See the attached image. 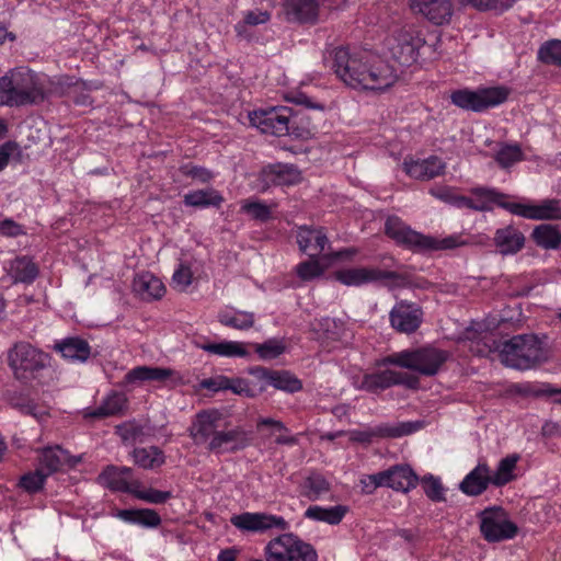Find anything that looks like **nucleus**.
<instances>
[{"mask_svg": "<svg viewBox=\"0 0 561 561\" xmlns=\"http://www.w3.org/2000/svg\"><path fill=\"white\" fill-rule=\"evenodd\" d=\"M474 198L467 197L466 208L485 211L497 205L513 215L531 220L561 219V203L558 199H543L538 204L511 202L510 196L495 188L478 186L471 188Z\"/></svg>", "mask_w": 561, "mask_h": 561, "instance_id": "obj_1", "label": "nucleus"}, {"mask_svg": "<svg viewBox=\"0 0 561 561\" xmlns=\"http://www.w3.org/2000/svg\"><path fill=\"white\" fill-rule=\"evenodd\" d=\"M49 93L50 80L26 67L11 69L0 78V106L39 104Z\"/></svg>", "mask_w": 561, "mask_h": 561, "instance_id": "obj_2", "label": "nucleus"}, {"mask_svg": "<svg viewBox=\"0 0 561 561\" xmlns=\"http://www.w3.org/2000/svg\"><path fill=\"white\" fill-rule=\"evenodd\" d=\"M381 56L366 49L351 50L339 47L334 50L333 69L347 87L366 91L371 69Z\"/></svg>", "mask_w": 561, "mask_h": 561, "instance_id": "obj_3", "label": "nucleus"}, {"mask_svg": "<svg viewBox=\"0 0 561 561\" xmlns=\"http://www.w3.org/2000/svg\"><path fill=\"white\" fill-rule=\"evenodd\" d=\"M499 356L503 365L518 370L535 368L549 358L542 342L533 334L516 335L504 342Z\"/></svg>", "mask_w": 561, "mask_h": 561, "instance_id": "obj_4", "label": "nucleus"}, {"mask_svg": "<svg viewBox=\"0 0 561 561\" xmlns=\"http://www.w3.org/2000/svg\"><path fill=\"white\" fill-rule=\"evenodd\" d=\"M385 232L398 244L415 252L450 250L465 244L460 236L457 234L448 236L443 239L422 234L412 230L397 216L388 217L385 225Z\"/></svg>", "mask_w": 561, "mask_h": 561, "instance_id": "obj_5", "label": "nucleus"}, {"mask_svg": "<svg viewBox=\"0 0 561 561\" xmlns=\"http://www.w3.org/2000/svg\"><path fill=\"white\" fill-rule=\"evenodd\" d=\"M448 357L449 353L447 351L427 345L392 353L381 358L378 362V366L393 365L414 370L424 376H434L439 371Z\"/></svg>", "mask_w": 561, "mask_h": 561, "instance_id": "obj_6", "label": "nucleus"}, {"mask_svg": "<svg viewBox=\"0 0 561 561\" xmlns=\"http://www.w3.org/2000/svg\"><path fill=\"white\" fill-rule=\"evenodd\" d=\"M8 365L15 379L30 382L50 363V356L28 342H18L8 351Z\"/></svg>", "mask_w": 561, "mask_h": 561, "instance_id": "obj_7", "label": "nucleus"}, {"mask_svg": "<svg viewBox=\"0 0 561 561\" xmlns=\"http://www.w3.org/2000/svg\"><path fill=\"white\" fill-rule=\"evenodd\" d=\"M264 558L252 561H318L317 550L293 533L270 540L264 547Z\"/></svg>", "mask_w": 561, "mask_h": 561, "instance_id": "obj_8", "label": "nucleus"}, {"mask_svg": "<svg viewBox=\"0 0 561 561\" xmlns=\"http://www.w3.org/2000/svg\"><path fill=\"white\" fill-rule=\"evenodd\" d=\"M510 94L505 87L458 89L450 93V102L465 111L483 112L504 103Z\"/></svg>", "mask_w": 561, "mask_h": 561, "instance_id": "obj_9", "label": "nucleus"}, {"mask_svg": "<svg viewBox=\"0 0 561 561\" xmlns=\"http://www.w3.org/2000/svg\"><path fill=\"white\" fill-rule=\"evenodd\" d=\"M419 481L417 474L410 466L396 465L387 470L368 474L360 482L366 493H373L377 488L381 486L408 493L417 485Z\"/></svg>", "mask_w": 561, "mask_h": 561, "instance_id": "obj_10", "label": "nucleus"}, {"mask_svg": "<svg viewBox=\"0 0 561 561\" xmlns=\"http://www.w3.org/2000/svg\"><path fill=\"white\" fill-rule=\"evenodd\" d=\"M424 46L425 38L423 33L414 26L400 28L388 44L392 58L402 66H411L416 62L420 49Z\"/></svg>", "mask_w": 561, "mask_h": 561, "instance_id": "obj_11", "label": "nucleus"}, {"mask_svg": "<svg viewBox=\"0 0 561 561\" xmlns=\"http://www.w3.org/2000/svg\"><path fill=\"white\" fill-rule=\"evenodd\" d=\"M480 531L486 541L499 542L514 538L517 526L502 507H491L480 514Z\"/></svg>", "mask_w": 561, "mask_h": 561, "instance_id": "obj_12", "label": "nucleus"}, {"mask_svg": "<svg viewBox=\"0 0 561 561\" xmlns=\"http://www.w3.org/2000/svg\"><path fill=\"white\" fill-rule=\"evenodd\" d=\"M293 111L287 106H274L261 108L249 114L252 126L260 129L263 134L282 137L289 133Z\"/></svg>", "mask_w": 561, "mask_h": 561, "instance_id": "obj_13", "label": "nucleus"}, {"mask_svg": "<svg viewBox=\"0 0 561 561\" xmlns=\"http://www.w3.org/2000/svg\"><path fill=\"white\" fill-rule=\"evenodd\" d=\"M417 379L408 374L392 369L377 370L365 374L360 379L358 388L368 392L377 393L396 385H405L410 388L415 387Z\"/></svg>", "mask_w": 561, "mask_h": 561, "instance_id": "obj_14", "label": "nucleus"}, {"mask_svg": "<svg viewBox=\"0 0 561 561\" xmlns=\"http://www.w3.org/2000/svg\"><path fill=\"white\" fill-rule=\"evenodd\" d=\"M409 7L414 14L437 26L449 24L454 15L451 0H409Z\"/></svg>", "mask_w": 561, "mask_h": 561, "instance_id": "obj_15", "label": "nucleus"}, {"mask_svg": "<svg viewBox=\"0 0 561 561\" xmlns=\"http://www.w3.org/2000/svg\"><path fill=\"white\" fill-rule=\"evenodd\" d=\"M231 524L244 531L262 533L272 528L286 530L288 528V522L277 515L267 513H242L233 515L230 519Z\"/></svg>", "mask_w": 561, "mask_h": 561, "instance_id": "obj_16", "label": "nucleus"}, {"mask_svg": "<svg viewBox=\"0 0 561 561\" xmlns=\"http://www.w3.org/2000/svg\"><path fill=\"white\" fill-rule=\"evenodd\" d=\"M333 276L341 284L354 287L397 278V274L394 272L366 266L342 268L336 271Z\"/></svg>", "mask_w": 561, "mask_h": 561, "instance_id": "obj_17", "label": "nucleus"}, {"mask_svg": "<svg viewBox=\"0 0 561 561\" xmlns=\"http://www.w3.org/2000/svg\"><path fill=\"white\" fill-rule=\"evenodd\" d=\"M389 317L392 328L407 334L415 332L423 321L422 310L412 304H397Z\"/></svg>", "mask_w": 561, "mask_h": 561, "instance_id": "obj_18", "label": "nucleus"}, {"mask_svg": "<svg viewBox=\"0 0 561 561\" xmlns=\"http://www.w3.org/2000/svg\"><path fill=\"white\" fill-rule=\"evenodd\" d=\"M323 2L324 0H283V11L289 22L314 24Z\"/></svg>", "mask_w": 561, "mask_h": 561, "instance_id": "obj_19", "label": "nucleus"}, {"mask_svg": "<svg viewBox=\"0 0 561 561\" xmlns=\"http://www.w3.org/2000/svg\"><path fill=\"white\" fill-rule=\"evenodd\" d=\"M297 243L300 251L308 254L311 259L319 257L330 247V241L323 228L307 226L298 228Z\"/></svg>", "mask_w": 561, "mask_h": 561, "instance_id": "obj_20", "label": "nucleus"}, {"mask_svg": "<svg viewBox=\"0 0 561 561\" xmlns=\"http://www.w3.org/2000/svg\"><path fill=\"white\" fill-rule=\"evenodd\" d=\"M402 167L410 178L420 181H428L443 174L446 164L440 158L431 156L422 160L405 159Z\"/></svg>", "mask_w": 561, "mask_h": 561, "instance_id": "obj_21", "label": "nucleus"}, {"mask_svg": "<svg viewBox=\"0 0 561 561\" xmlns=\"http://www.w3.org/2000/svg\"><path fill=\"white\" fill-rule=\"evenodd\" d=\"M416 427L412 423H398L396 425L380 424L362 431H354L352 438L359 443L369 444L375 438H396L413 433Z\"/></svg>", "mask_w": 561, "mask_h": 561, "instance_id": "obj_22", "label": "nucleus"}, {"mask_svg": "<svg viewBox=\"0 0 561 561\" xmlns=\"http://www.w3.org/2000/svg\"><path fill=\"white\" fill-rule=\"evenodd\" d=\"M131 468L107 466L99 476L100 482L113 491L133 494L138 480L131 479Z\"/></svg>", "mask_w": 561, "mask_h": 561, "instance_id": "obj_23", "label": "nucleus"}, {"mask_svg": "<svg viewBox=\"0 0 561 561\" xmlns=\"http://www.w3.org/2000/svg\"><path fill=\"white\" fill-rule=\"evenodd\" d=\"M368 77L369 81L366 91L381 93L397 83L400 73L385 58L380 57L375 68L371 69V75Z\"/></svg>", "mask_w": 561, "mask_h": 561, "instance_id": "obj_24", "label": "nucleus"}, {"mask_svg": "<svg viewBox=\"0 0 561 561\" xmlns=\"http://www.w3.org/2000/svg\"><path fill=\"white\" fill-rule=\"evenodd\" d=\"M133 291L141 300L152 301L161 299L165 294L162 280L150 272H141L134 277Z\"/></svg>", "mask_w": 561, "mask_h": 561, "instance_id": "obj_25", "label": "nucleus"}, {"mask_svg": "<svg viewBox=\"0 0 561 561\" xmlns=\"http://www.w3.org/2000/svg\"><path fill=\"white\" fill-rule=\"evenodd\" d=\"M219 421L220 414L215 410L198 413L190 428L192 438L197 444L209 443L218 431Z\"/></svg>", "mask_w": 561, "mask_h": 561, "instance_id": "obj_26", "label": "nucleus"}, {"mask_svg": "<svg viewBox=\"0 0 561 561\" xmlns=\"http://www.w3.org/2000/svg\"><path fill=\"white\" fill-rule=\"evenodd\" d=\"M492 484L491 469L485 462H479L461 481L460 490L469 495L482 494Z\"/></svg>", "mask_w": 561, "mask_h": 561, "instance_id": "obj_27", "label": "nucleus"}, {"mask_svg": "<svg viewBox=\"0 0 561 561\" xmlns=\"http://www.w3.org/2000/svg\"><path fill=\"white\" fill-rule=\"evenodd\" d=\"M493 241L502 255H513L524 248L525 237L517 228L506 226L495 231Z\"/></svg>", "mask_w": 561, "mask_h": 561, "instance_id": "obj_28", "label": "nucleus"}, {"mask_svg": "<svg viewBox=\"0 0 561 561\" xmlns=\"http://www.w3.org/2000/svg\"><path fill=\"white\" fill-rule=\"evenodd\" d=\"M80 461L79 458L71 457L66 450L59 446L47 447L42 450L39 457V469L50 476L60 470L65 465L76 466Z\"/></svg>", "mask_w": 561, "mask_h": 561, "instance_id": "obj_29", "label": "nucleus"}, {"mask_svg": "<svg viewBox=\"0 0 561 561\" xmlns=\"http://www.w3.org/2000/svg\"><path fill=\"white\" fill-rule=\"evenodd\" d=\"M127 404V398L122 392L108 393L96 409L85 410L84 417L102 419L122 413Z\"/></svg>", "mask_w": 561, "mask_h": 561, "instance_id": "obj_30", "label": "nucleus"}, {"mask_svg": "<svg viewBox=\"0 0 561 561\" xmlns=\"http://www.w3.org/2000/svg\"><path fill=\"white\" fill-rule=\"evenodd\" d=\"M173 375V370L163 367L138 366L130 369L124 378L126 385H139L146 381H164Z\"/></svg>", "mask_w": 561, "mask_h": 561, "instance_id": "obj_31", "label": "nucleus"}, {"mask_svg": "<svg viewBox=\"0 0 561 561\" xmlns=\"http://www.w3.org/2000/svg\"><path fill=\"white\" fill-rule=\"evenodd\" d=\"M260 377L263 380L261 386L265 388L272 386L275 389L290 393L297 392L302 388L301 381L287 371H270L262 369L260 370Z\"/></svg>", "mask_w": 561, "mask_h": 561, "instance_id": "obj_32", "label": "nucleus"}, {"mask_svg": "<svg viewBox=\"0 0 561 561\" xmlns=\"http://www.w3.org/2000/svg\"><path fill=\"white\" fill-rule=\"evenodd\" d=\"M331 491V484L324 476L311 472L304 478L299 485V494L309 501L323 499Z\"/></svg>", "mask_w": 561, "mask_h": 561, "instance_id": "obj_33", "label": "nucleus"}, {"mask_svg": "<svg viewBox=\"0 0 561 561\" xmlns=\"http://www.w3.org/2000/svg\"><path fill=\"white\" fill-rule=\"evenodd\" d=\"M266 179L275 185H294L300 182L301 173L293 164L276 163L264 169Z\"/></svg>", "mask_w": 561, "mask_h": 561, "instance_id": "obj_34", "label": "nucleus"}, {"mask_svg": "<svg viewBox=\"0 0 561 561\" xmlns=\"http://www.w3.org/2000/svg\"><path fill=\"white\" fill-rule=\"evenodd\" d=\"M116 516L125 523L156 528L161 524L160 515L151 508L121 510Z\"/></svg>", "mask_w": 561, "mask_h": 561, "instance_id": "obj_35", "label": "nucleus"}, {"mask_svg": "<svg viewBox=\"0 0 561 561\" xmlns=\"http://www.w3.org/2000/svg\"><path fill=\"white\" fill-rule=\"evenodd\" d=\"M348 508L344 505L323 507L320 505L309 506L305 512V517L316 522L337 525L346 515Z\"/></svg>", "mask_w": 561, "mask_h": 561, "instance_id": "obj_36", "label": "nucleus"}, {"mask_svg": "<svg viewBox=\"0 0 561 561\" xmlns=\"http://www.w3.org/2000/svg\"><path fill=\"white\" fill-rule=\"evenodd\" d=\"M56 348L61 355L72 362H85L91 354V347L87 341L79 337H68L57 344Z\"/></svg>", "mask_w": 561, "mask_h": 561, "instance_id": "obj_37", "label": "nucleus"}, {"mask_svg": "<svg viewBox=\"0 0 561 561\" xmlns=\"http://www.w3.org/2000/svg\"><path fill=\"white\" fill-rule=\"evenodd\" d=\"M241 440L242 433L238 430L217 431L209 440L208 448L215 453L233 451L243 446Z\"/></svg>", "mask_w": 561, "mask_h": 561, "instance_id": "obj_38", "label": "nucleus"}, {"mask_svg": "<svg viewBox=\"0 0 561 561\" xmlns=\"http://www.w3.org/2000/svg\"><path fill=\"white\" fill-rule=\"evenodd\" d=\"M131 457L135 465L146 470L157 469L165 461L163 451L156 446L135 448Z\"/></svg>", "mask_w": 561, "mask_h": 561, "instance_id": "obj_39", "label": "nucleus"}, {"mask_svg": "<svg viewBox=\"0 0 561 561\" xmlns=\"http://www.w3.org/2000/svg\"><path fill=\"white\" fill-rule=\"evenodd\" d=\"M218 321L225 327L244 331L254 325L255 316L249 311L226 309L219 312Z\"/></svg>", "mask_w": 561, "mask_h": 561, "instance_id": "obj_40", "label": "nucleus"}, {"mask_svg": "<svg viewBox=\"0 0 561 561\" xmlns=\"http://www.w3.org/2000/svg\"><path fill=\"white\" fill-rule=\"evenodd\" d=\"M222 202L224 197L214 188L196 190L184 195V204L191 207H219Z\"/></svg>", "mask_w": 561, "mask_h": 561, "instance_id": "obj_41", "label": "nucleus"}, {"mask_svg": "<svg viewBox=\"0 0 561 561\" xmlns=\"http://www.w3.org/2000/svg\"><path fill=\"white\" fill-rule=\"evenodd\" d=\"M520 457L518 454H511L500 460L496 470L492 473V485L503 486L516 479L515 469Z\"/></svg>", "mask_w": 561, "mask_h": 561, "instance_id": "obj_42", "label": "nucleus"}, {"mask_svg": "<svg viewBox=\"0 0 561 561\" xmlns=\"http://www.w3.org/2000/svg\"><path fill=\"white\" fill-rule=\"evenodd\" d=\"M201 348L209 354L222 357H247V344L238 341H222L219 343L203 344Z\"/></svg>", "mask_w": 561, "mask_h": 561, "instance_id": "obj_43", "label": "nucleus"}, {"mask_svg": "<svg viewBox=\"0 0 561 561\" xmlns=\"http://www.w3.org/2000/svg\"><path fill=\"white\" fill-rule=\"evenodd\" d=\"M531 237L538 247L546 250H556L561 245V232L557 226L539 225L534 229Z\"/></svg>", "mask_w": 561, "mask_h": 561, "instance_id": "obj_44", "label": "nucleus"}, {"mask_svg": "<svg viewBox=\"0 0 561 561\" xmlns=\"http://www.w3.org/2000/svg\"><path fill=\"white\" fill-rule=\"evenodd\" d=\"M10 274L15 283H32L38 275L36 264L26 256L16 257L10 264Z\"/></svg>", "mask_w": 561, "mask_h": 561, "instance_id": "obj_45", "label": "nucleus"}, {"mask_svg": "<svg viewBox=\"0 0 561 561\" xmlns=\"http://www.w3.org/2000/svg\"><path fill=\"white\" fill-rule=\"evenodd\" d=\"M524 159V152L517 144H502L494 154V160L503 169H507Z\"/></svg>", "mask_w": 561, "mask_h": 561, "instance_id": "obj_46", "label": "nucleus"}, {"mask_svg": "<svg viewBox=\"0 0 561 561\" xmlns=\"http://www.w3.org/2000/svg\"><path fill=\"white\" fill-rule=\"evenodd\" d=\"M241 211L260 221H266L272 217V206L256 199L242 201Z\"/></svg>", "mask_w": 561, "mask_h": 561, "instance_id": "obj_47", "label": "nucleus"}, {"mask_svg": "<svg viewBox=\"0 0 561 561\" xmlns=\"http://www.w3.org/2000/svg\"><path fill=\"white\" fill-rule=\"evenodd\" d=\"M131 495L150 504H163L172 497V493L170 491H160L152 488L142 489L139 480L137 481Z\"/></svg>", "mask_w": 561, "mask_h": 561, "instance_id": "obj_48", "label": "nucleus"}, {"mask_svg": "<svg viewBox=\"0 0 561 561\" xmlns=\"http://www.w3.org/2000/svg\"><path fill=\"white\" fill-rule=\"evenodd\" d=\"M537 57L543 64L561 66V39L543 43L538 49Z\"/></svg>", "mask_w": 561, "mask_h": 561, "instance_id": "obj_49", "label": "nucleus"}, {"mask_svg": "<svg viewBox=\"0 0 561 561\" xmlns=\"http://www.w3.org/2000/svg\"><path fill=\"white\" fill-rule=\"evenodd\" d=\"M430 194L446 204L459 208L466 207V204L469 203L466 196L457 194L456 190L449 186L433 187L430 190Z\"/></svg>", "mask_w": 561, "mask_h": 561, "instance_id": "obj_50", "label": "nucleus"}, {"mask_svg": "<svg viewBox=\"0 0 561 561\" xmlns=\"http://www.w3.org/2000/svg\"><path fill=\"white\" fill-rule=\"evenodd\" d=\"M421 484L425 495L433 502H443L445 497V489L439 478L433 474H426L421 479Z\"/></svg>", "mask_w": 561, "mask_h": 561, "instance_id": "obj_51", "label": "nucleus"}, {"mask_svg": "<svg viewBox=\"0 0 561 561\" xmlns=\"http://www.w3.org/2000/svg\"><path fill=\"white\" fill-rule=\"evenodd\" d=\"M228 390L239 396L253 398L265 390L264 386L256 388L252 382L244 378H229L228 377Z\"/></svg>", "mask_w": 561, "mask_h": 561, "instance_id": "obj_52", "label": "nucleus"}, {"mask_svg": "<svg viewBox=\"0 0 561 561\" xmlns=\"http://www.w3.org/2000/svg\"><path fill=\"white\" fill-rule=\"evenodd\" d=\"M324 267L320 264L318 257L301 262L296 266V273L302 280H311L323 274Z\"/></svg>", "mask_w": 561, "mask_h": 561, "instance_id": "obj_53", "label": "nucleus"}, {"mask_svg": "<svg viewBox=\"0 0 561 561\" xmlns=\"http://www.w3.org/2000/svg\"><path fill=\"white\" fill-rule=\"evenodd\" d=\"M462 4L473 7L479 11H505L510 9L516 0H459Z\"/></svg>", "mask_w": 561, "mask_h": 561, "instance_id": "obj_54", "label": "nucleus"}, {"mask_svg": "<svg viewBox=\"0 0 561 561\" xmlns=\"http://www.w3.org/2000/svg\"><path fill=\"white\" fill-rule=\"evenodd\" d=\"M193 282V272L185 263H180L172 275V287L179 291H185Z\"/></svg>", "mask_w": 561, "mask_h": 561, "instance_id": "obj_55", "label": "nucleus"}, {"mask_svg": "<svg viewBox=\"0 0 561 561\" xmlns=\"http://www.w3.org/2000/svg\"><path fill=\"white\" fill-rule=\"evenodd\" d=\"M47 476L43 471V469L37 468L34 472H28L24 474L20 480V485L25 491L34 493L43 488Z\"/></svg>", "mask_w": 561, "mask_h": 561, "instance_id": "obj_56", "label": "nucleus"}, {"mask_svg": "<svg viewBox=\"0 0 561 561\" xmlns=\"http://www.w3.org/2000/svg\"><path fill=\"white\" fill-rule=\"evenodd\" d=\"M285 347L283 343L268 340L262 344L255 345V351L263 359H273L279 356L284 352Z\"/></svg>", "mask_w": 561, "mask_h": 561, "instance_id": "obj_57", "label": "nucleus"}, {"mask_svg": "<svg viewBox=\"0 0 561 561\" xmlns=\"http://www.w3.org/2000/svg\"><path fill=\"white\" fill-rule=\"evenodd\" d=\"M271 19V14L267 12V11H260V10H255V11H248L245 14H244V20L242 23H238L236 25V31L238 34H242L245 25H259V24H264L266 22H268Z\"/></svg>", "mask_w": 561, "mask_h": 561, "instance_id": "obj_58", "label": "nucleus"}, {"mask_svg": "<svg viewBox=\"0 0 561 561\" xmlns=\"http://www.w3.org/2000/svg\"><path fill=\"white\" fill-rule=\"evenodd\" d=\"M21 413L31 415L38 421L44 420L48 415V409L44 405H39L34 401H27L18 405Z\"/></svg>", "mask_w": 561, "mask_h": 561, "instance_id": "obj_59", "label": "nucleus"}, {"mask_svg": "<svg viewBox=\"0 0 561 561\" xmlns=\"http://www.w3.org/2000/svg\"><path fill=\"white\" fill-rule=\"evenodd\" d=\"M201 389H206L213 392H218L221 390H228V377L218 375L215 377L203 379L199 382Z\"/></svg>", "mask_w": 561, "mask_h": 561, "instance_id": "obj_60", "label": "nucleus"}, {"mask_svg": "<svg viewBox=\"0 0 561 561\" xmlns=\"http://www.w3.org/2000/svg\"><path fill=\"white\" fill-rule=\"evenodd\" d=\"M182 172L202 183H206L213 179L211 172L203 167L186 164L182 168Z\"/></svg>", "mask_w": 561, "mask_h": 561, "instance_id": "obj_61", "label": "nucleus"}, {"mask_svg": "<svg viewBox=\"0 0 561 561\" xmlns=\"http://www.w3.org/2000/svg\"><path fill=\"white\" fill-rule=\"evenodd\" d=\"M0 233L5 237H18L24 233L23 227L12 219L0 221Z\"/></svg>", "mask_w": 561, "mask_h": 561, "instance_id": "obj_62", "label": "nucleus"}, {"mask_svg": "<svg viewBox=\"0 0 561 561\" xmlns=\"http://www.w3.org/2000/svg\"><path fill=\"white\" fill-rule=\"evenodd\" d=\"M262 426H272L276 431L286 432V433L288 432L286 426L280 421H277V420H274V419H271V417H262V419H260L259 422H257V427H262Z\"/></svg>", "mask_w": 561, "mask_h": 561, "instance_id": "obj_63", "label": "nucleus"}, {"mask_svg": "<svg viewBox=\"0 0 561 561\" xmlns=\"http://www.w3.org/2000/svg\"><path fill=\"white\" fill-rule=\"evenodd\" d=\"M11 152L12 147L10 144H5L0 147V171L8 165Z\"/></svg>", "mask_w": 561, "mask_h": 561, "instance_id": "obj_64", "label": "nucleus"}]
</instances>
